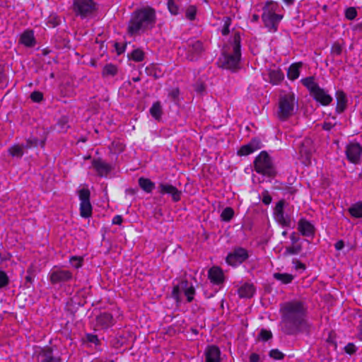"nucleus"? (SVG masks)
I'll list each match as a JSON object with an SVG mask.
<instances>
[{
	"label": "nucleus",
	"mask_w": 362,
	"mask_h": 362,
	"mask_svg": "<svg viewBox=\"0 0 362 362\" xmlns=\"http://www.w3.org/2000/svg\"><path fill=\"white\" fill-rule=\"evenodd\" d=\"M297 107V102L293 93L281 94L279 96L276 116L281 120H286L291 117Z\"/></svg>",
	"instance_id": "5"
},
{
	"label": "nucleus",
	"mask_w": 362,
	"mask_h": 362,
	"mask_svg": "<svg viewBox=\"0 0 362 362\" xmlns=\"http://www.w3.org/2000/svg\"><path fill=\"white\" fill-rule=\"evenodd\" d=\"M303 84L310 90L311 95L320 86L315 83L313 77H308L301 80Z\"/></svg>",
	"instance_id": "29"
},
{
	"label": "nucleus",
	"mask_w": 362,
	"mask_h": 362,
	"mask_svg": "<svg viewBox=\"0 0 362 362\" xmlns=\"http://www.w3.org/2000/svg\"><path fill=\"white\" fill-rule=\"evenodd\" d=\"M139 187L146 192H151L154 188V182H139Z\"/></svg>",
	"instance_id": "42"
},
{
	"label": "nucleus",
	"mask_w": 362,
	"mask_h": 362,
	"mask_svg": "<svg viewBox=\"0 0 362 362\" xmlns=\"http://www.w3.org/2000/svg\"><path fill=\"white\" fill-rule=\"evenodd\" d=\"M78 194L80 200V215L83 218H89L92 215L93 209L90 202V190L86 188L80 189Z\"/></svg>",
	"instance_id": "10"
},
{
	"label": "nucleus",
	"mask_w": 362,
	"mask_h": 362,
	"mask_svg": "<svg viewBox=\"0 0 362 362\" xmlns=\"http://www.w3.org/2000/svg\"><path fill=\"white\" fill-rule=\"evenodd\" d=\"M182 293L186 296L187 302H192L195 294V288L192 284L187 280L180 281L173 288L171 293L172 298L175 300L177 305H180L182 301Z\"/></svg>",
	"instance_id": "6"
},
{
	"label": "nucleus",
	"mask_w": 362,
	"mask_h": 362,
	"mask_svg": "<svg viewBox=\"0 0 362 362\" xmlns=\"http://www.w3.org/2000/svg\"><path fill=\"white\" fill-rule=\"evenodd\" d=\"M262 147L261 142L259 139H252L250 143L243 146L238 151L239 156H247L260 149Z\"/></svg>",
	"instance_id": "18"
},
{
	"label": "nucleus",
	"mask_w": 362,
	"mask_h": 362,
	"mask_svg": "<svg viewBox=\"0 0 362 362\" xmlns=\"http://www.w3.org/2000/svg\"><path fill=\"white\" fill-rule=\"evenodd\" d=\"M314 99L322 105H328L332 101V97L324 89L319 87L312 94Z\"/></svg>",
	"instance_id": "21"
},
{
	"label": "nucleus",
	"mask_w": 362,
	"mask_h": 362,
	"mask_svg": "<svg viewBox=\"0 0 362 362\" xmlns=\"http://www.w3.org/2000/svg\"><path fill=\"white\" fill-rule=\"evenodd\" d=\"M150 113L155 119H159L162 115L163 110L160 102L154 103L150 108Z\"/></svg>",
	"instance_id": "30"
},
{
	"label": "nucleus",
	"mask_w": 362,
	"mask_h": 362,
	"mask_svg": "<svg viewBox=\"0 0 362 362\" xmlns=\"http://www.w3.org/2000/svg\"><path fill=\"white\" fill-rule=\"evenodd\" d=\"M197 14V8L194 6H189L185 13L186 18L190 21L195 18Z\"/></svg>",
	"instance_id": "38"
},
{
	"label": "nucleus",
	"mask_w": 362,
	"mask_h": 362,
	"mask_svg": "<svg viewBox=\"0 0 362 362\" xmlns=\"http://www.w3.org/2000/svg\"><path fill=\"white\" fill-rule=\"evenodd\" d=\"M8 284V277L7 274L3 271H0V288L6 286Z\"/></svg>",
	"instance_id": "43"
},
{
	"label": "nucleus",
	"mask_w": 362,
	"mask_h": 362,
	"mask_svg": "<svg viewBox=\"0 0 362 362\" xmlns=\"http://www.w3.org/2000/svg\"><path fill=\"white\" fill-rule=\"evenodd\" d=\"M9 154L13 157L21 158L23 155V147L19 145H13L8 149Z\"/></svg>",
	"instance_id": "33"
},
{
	"label": "nucleus",
	"mask_w": 362,
	"mask_h": 362,
	"mask_svg": "<svg viewBox=\"0 0 362 362\" xmlns=\"http://www.w3.org/2000/svg\"><path fill=\"white\" fill-rule=\"evenodd\" d=\"M37 362H52L54 357L50 348L38 349L35 351Z\"/></svg>",
	"instance_id": "23"
},
{
	"label": "nucleus",
	"mask_w": 362,
	"mask_h": 362,
	"mask_svg": "<svg viewBox=\"0 0 362 362\" xmlns=\"http://www.w3.org/2000/svg\"><path fill=\"white\" fill-rule=\"evenodd\" d=\"M179 3L180 0H168V8L170 13L173 15H177L179 13Z\"/></svg>",
	"instance_id": "32"
},
{
	"label": "nucleus",
	"mask_w": 362,
	"mask_h": 362,
	"mask_svg": "<svg viewBox=\"0 0 362 362\" xmlns=\"http://www.w3.org/2000/svg\"><path fill=\"white\" fill-rule=\"evenodd\" d=\"M19 43L26 47H33L36 44L34 33L31 30H25L19 38Z\"/></svg>",
	"instance_id": "22"
},
{
	"label": "nucleus",
	"mask_w": 362,
	"mask_h": 362,
	"mask_svg": "<svg viewBox=\"0 0 362 362\" xmlns=\"http://www.w3.org/2000/svg\"><path fill=\"white\" fill-rule=\"evenodd\" d=\"M70 262L75 268H78L81 266V259L76 257H72L70 259Z\"/></svg>",
	"instance_id": "49"
},
{
	"label": "nucleus",
	"mask_w": 362,
	"mask_h": 362,
	"mask_svg": "<svg viewBox=\"0 0 362 362\" xmlns=\"http://www.w3.org/2000/svg\"><path fill=\"white\" fill-rule=\"evenodd\" d=\"M123 221V218L122 217V216L120 215H117L115 216L113 218H112V224H115V225H120L122 224Z\"/></svg>",
	"instance_id": "54"
},
{
	"label": "nucleus",
	"mask_w": 362,
	"mask_h": 362,
	"mask_svg": "<svg viewBox=\"0 0 362 362\" xmlns=\"http://www.w3.org/2000/svg\"><path fill=\"white\" fill-rule=\"evenodd\" d=\"M247 257V250L242 247H238L228 255L226 262L230 265L237 266L246 260Z\"/></svg>",
	"instance_id": "12"
},
{
	"label": "nucleus",
	"mask_w": 362,
	"mask_h": 362,
	"mask_svg": "<svg viewBox=\"0 0 362 362\" xmlns=\"http://www.w3.org/2000/svg\"><path fill=\"white\" fill-rule=\"evenodd\" d=\"M293 264H294L295 269L296 270H298V269L304 270L305 269V264L297 259H294L293 261Z\"/></svg>",
	"instance_id": "52"
},
{
	"label": "nucleus",
	"mask_w": 362,
	"mask_h": 362,
	"mask_svg": "<svg viewBox=\"0 0 362 362\" xmlns=\"http://www.w3.org/2000/svg\"><path fill=\"white\" fill-rule=\"evenodd\" d=\"M137 191V189H134V188H128L126 189V194H130V195H134L135 194V193Z\"/></svg>",
	"instance_id": "59"
},
{
	"label": "nucleus",
	"mask_w": 362,
	"mask_h": 362,
	"mask_svg": "<svg viewBox=\"0 0 362 362\" xmlns=\"http://www.w3.org/2000/svg\"><path fill=\"white\" fill-rule=\"evenodd\" d=\"M93 166L100 176H106L111 170V167L101 160H95L93 162Z\"/></svg>",
	"instance_id": "25"
},
{
	"label": "nucleus",
	"mask_w": 362,
	"mask_h": 362,
	"mask_svg": "<svg viewBox=\"0 0 362 362\" xmlns=\"http://www.w3.org/2000/svg\"><path fill=\"white\" fill-rule=\"evenodd\" d=\"M255 170L260 174L272 177L275 174V168L273 162L265 151H262L255 158Z\"/></svg>",
	"instance_id": "8"
},
{
	"label": "nucleus",
	"mask_w": 362,
	"mask_h": 362,
	"mask_svg": "<svg viewBox=\"0 0 362 362\" xmlns=\"http://www.w3.org/2000/svg\"><path fill=\"white\" fill-rule=\"evenodd\" d=\"M284 201H279L274 209V215L276 221L282 225L283 226L290 227L291 223V220L290 217L284 214Z\"/></svg>",
	"instance_id": "13"
},
{
	"label": "nucleus",
	"mask_w": 362,
	"mask_h": 362,
	"mask_svg": "<svg viewBox=\"0 0 362 362\" xmlns=\"http://www.w3.org/2000/svg\"><path fill=\"white\" fill-rule=\"evenodd\" d=\"M265 81L270 82L273 85L279 84L284 78L283 72L277 67H273L267 69L262 74Z\"/></svg>",
	"instance_id": "16"
},
{
	"label": "nucleus",
	"mask_w": 362,
	"mask_h": 362,
	"mask_svg": "<svg viewBox=\"0 0 362 362\" xmlns=\"http://www.w3.org/2000/svg\"><path fill=\"white\" fill-rule=\"evenodd\" d=\"M114 325L112 315L109 313H102L96 317V326L107 329Z\"/></svg>",
	"instance_id": "20"
},
{
	"label": "nucleus",
	"mask_w": 362,
	"mask_h": 362,
	"mask_svg": "<svg viewBox=\"0 0 362 362\" xmlns=\"http://www.w3.org/2000/svg\"><path fill=\"white\" fill-rule=\"evenodd\" d=\"M302 250V246L300 244H294L292 246L286 247V255H298Z\"/></svg>",
	"instance_id": "35"
},
{
	"label": "nucleus",
	"mask_w": 362,
	"mask_h": 362,
	"mask_svg": "<svg viewBox=\"0 0 362 362\" xmlns=\"http://www.w3.org/2000/svg\"><path fill=\"white\" fill-rule=\"evenodd\" d=\"M156 11L149 6L137 9L132 13L127 26L130 35H138L151 30L156 24Z\"/></svg>",
	"instance_id": "2"
},
{
	"label": "nucleus",
	"mask_w": 362,
	"mask_h": 362,
	"mask_svg": "<svg viewBox=\"0 0 362 362\" xmlns=\"http://www.w3.org/2000/svg\"><path fill=\"white\" fill-rule=\"evenodd\" d=\"M262 18L266 28L270 32H276L283 18V6L278 2L268 1L262 8Z\"/></svg>",
	"instance_id": "4"
},
{
	"label": "nucleus",
	"mask_w": 362,
	"mask_h": 362,
	"mask_svg": "<svg viewBox=\"0 0 362 362\" xmlns=\"http://www.w3.org/2000/svg\"><path fill=\"white\" fill-rule=\"evenodd\" d=\"M132 59L135 62H141L144 59V52L142 50L137 49L132 52Z\"/></svg>",
	"instance_id": "39"
},
{
	"label": "nucleus",
	"mask_w": 362,
	"mask_h": 362,
	"mask_svg": "<svg viewBox=\"0 0 362 362\" xmlns=\"http://www.w3.org/2000/svg\"><path fill=\"white\" fill-rule=\"evenodd\" d=\"M313 151V141L310 139H305L300 147L299 154L302 163L308 165L311 163V156Z\"/></svg>",
	"instance_id": "11"
},
{
	"label": "nucleus",
	"mask_w": 362,
	"mask_h": 362,
	"mask_svg": "<svg viewBox=\"0 0 362 362\" xmlns=\"http://www.w3.org/2000/svg\"><path fill=\"white\" fill-rule=\"evenodd\" d=\"M301 63L292 64L288 69V78L292 81L298 78L300 75V68L301 67Z\"/></svg>",
	"instance_id": "28"
},
{
	"label": "nucleus",
	"mask_w": 362,
	"mask_h": 362,
	"mask_svg": "<svg viewBox=\"0 0 362 362\" xmlns=\"http://www.w3.org/2000/svg\"><path fill=\"white\" fill-rule=\"evenodd\" d=\"M334 124L329 122H325L322 124V128L325 131H329L334 127Z\"/></svg>",
	"instance_id": "55"
},
{
	"label": "nucleus",
	"mask_w": 362,
	"mask_h": 362,
	"mask_svg": "<svg viewBox=\"0 0 362 362\" xmlns=\"http://www.w3.org/2000/svg\"><path fill=\"white\" fill-rule=\"evenodd\" d=\"M344 244L342 240L337 241L334 245V247L337 250H341L344 247Z\"/></svg>",
	"instance_id": "58"
},
{
	"label": "nucleus",
	"mask_w": 362,
	"mask_h": 362,
	"mask_svg": "<svg viewBox=\"0 0 362 362\" xmlns=\"http://www.w3.org/2000/svg\"><path fill=\"white\" fill-rule=\"evenodd\" d=\"M116 48H117V53L119 54L124 52V49L123 48H118L117 45H116Z\"/></svg>",
	"instance_id": "63"
},
{
	"label": "nucleus",
	"mask_w": 362,
	"mask_h": 362,
	"mask_svg": "<svg viewBox=\"0 0 362 362\" xmlns=\"http://www.w3.org/2000/svg\"><path fill=\"white\" fill-rule=\"evenodd\" d=\"M72 9L76 16L86 18L98 10V4L93 0H73Z\"/></svg>",
	"instance_id": "7"
},
{
	"label": "nucleus",
	"mask_w": 362,
	"mask_h": 362,
	"mask_svg": "<svg viewBox=\"0 0 362 362\" xmlns=\"http://www.w3.org/2000/svg\"><path fill=\"white\" fill-rule=\"evenodd\" d=\"M346 156L352 163H358L361 159L362 148L358 143H350L346 147Z\"/></svg>",
	"instance_id": "14"
},
{
	"label": "nucleus",
	"mask_w": 362,
	"mask_h": 362,
	"mask_svg": "<svg viewBox=\"0 0 362 362\" xmlns=\"http://www.w3.org/2000/svg\"><path fill=\"white\" fill-rule=\"evenodd\" d=\"M170 95H172L173 98H175L177 96V95H178V90H173L171 92Z\"/></svg>",
	"instance_id": "62"
},
{
	"label": "nucleus",
	"mask_w": 362,
	"mask_h": 362,
	"mask_svg": "<svg viewBox=\"0 0 362 362\" xmlns=\"http://www.w3.org/2000/svg\"><path fill=\"white\" fill-rule=\"evenodd\" d=\"M255 292V286L252 284L245 283L238 290L240 298H251Z\"/></svg>",
	"instance_id": "26"
},
{
	"label": "nucleus",
	"mask_w": 362,
	"mask_h": 362,
	"mask_svg": "<svg viewBox=\"0 0 362 362\" xmlns=\"http://www.w3.org/2000/svg\"><path fill=\"white\" fill-rule=\"evenodd\" d=\"M117 67L115 65L110 64H107L104 67L103 71V74L104 76H113L117 74Z\"/></svg>",
	"instance_id": "36"
},
{
	"label": "nucleus",
	"mask_w": 362,
	"mask_h": 362,
	"mask_svg": "<svg viewBox=\"0 0 362 362\" xmlns=\"http://www.w3.org/2000/svg\"><path fill=\"white\" fill-rule=\"evenodd\" d=\"M229 33V29L228 28V26H226L225 28H223L222 29V34L226 35H227L228 33Z\"/></svg>",
	"instance_id": "61"
},
{
	"label": "nucleus",
	"mask_w": 362,
	"mask_h": 362,
	"mask_svg": "<svg viewBox=\"0 0 362 362\" xmlns=\"http://www.w3.org/2000/svg\"><path fill=\"white\" fill-rule=\"evenodd\" d=\"M281 331L286 335H296L308 332L310 324L307 320V305L299 300L285 302L280 307Z\"/></svg>",
	"instance_id": "1"
},
{
	"label": "nucleus",
	"mask_w": 362,
	"mask_h": 362,
	"mask_svg": "<svg viewBox=\"0 0 362 362\" xmlns=\"http://www.w3.org/2000/svg\"><path fill=\"white\" fill-rule=\"evenodd\" d=\"M291 241L292 243V245L297 244V242L299 240V238L295 233H292L290 236Z\"/></svg>",
	"instance_id": "57"
},
{
	"label": "nucleus",
	"mask_w": 362,
	"mask_h": 362,
	"mask_svg": "<svg viewBox=\"0 0 362 362\" xmlns=\"http://www.w3.org/2000/svg\"><path fill=\"white\" fill-rule=\"evenodd\" d=\"M48 276L52 284L60 286L73 279V274L70 271L57 267L50 270Z\"/></svg>",
	"instance_id": "9"
},
{
	"label": "nucleus",
	"mask_w": 362,
	"mask_h": 362,
	"mask_svg": "<svg viewBox=\"0 0 362 362\" xmlns=\"http://www.w3.org/2000/svg\"><path fill=\"white\" fill-rule=\"evenodd\" d=\"M298 230L302 235L308 238H313L315 231L314 225L304 218L298 221Z\"/></svg>",
	"instance_id": "17"
},
{
	"label": "nucleus",
	"mask_w": 362,
	"mask_h": 362,
	"mask_svg": "<svg viewBox=\"0 0 362 362\" xmlns=\"http://www.w3.org/2000/svg\"><path fill=\"white\" fill-rule=\"evenodd\" d=\"M354 30L361 31L362 30V23H358V24L354 26Z\"/></svg>",
	"instance_id": "60"
},
{
	"label": "nucleus",
	"mask_w": 362,
	"mask_h": 362,
	"mask_svg": "<svg viewBox=\"0 0 362 362\" xmlns=\"http://www.w3.org/2000/svg\"><path fill=\"white\" fill-rule=\"evenodd\" d=\"M259 337L262 340L267 341L272 337V333L269 330L263 329L259 332Z\"/></svg>",
	"instance_id": "44"
},
{
	"label": "nucleus",
	"mask_w": 362,
	"mask_h": 362,
	"mask_svg": "<svg viewBox=\"0 0 362 362\" xmlns=\"http://www.w3.org/2000/svg\"><path fill=\"white\" fill-rule=\"evenodd\" d=\"M42 94L39 91H35L30 95V98L34 102H40L42 100Z\"/></svg>",
	"instance_id": "46"
},
{
	"label": "nucleus",
	"mask_w": 362,
	"mask_h": 362,
	"mask_svg": "<svg viewBox=\"0 0 362 362\" xmlns=\"http://www.w3.org/2000/svg\"><path fill=\"white\" fill-rule=\"evenodd\" d=\"M260 356L256 353H252L250 356V362H260Z\"/></svg>",
	"instance_id": "53"
},
{
	"label": "nucleus",
	"mask_w": 362,
	"mask_h": 362,
	"mask_svg": "<svg viewBox=\"0 0 362 362\" xmlns=\"http://www.w3.org/2000/svg\"><path fill=\"white\" fill-rule=\"evenodd\" d=\"M269 356L275 360H281L284 358V354L279 349H275L269 351Z\"/></svg>",
	"instance_id": "40"
},
{
	"label": "nucleus",
	"mask_w": 362,
	"mask_h": 362,
	"mask_svg": "<svg viewBox=\"0 0 362 362\" xmlns=\"http://www.w3.org/2000/svg\"><path fill=\"white\" fill-rule=\"evenodd\" d=\"M345 16L347 19L353 20L356 17L357 11L355 8L349 7L346 10Z\"/></svg>",
	"instance_id": "41"
},
{
	"label": "nucleus",
	"mask_w": 362,
	"mask_h": 362,
	"mask_svg": "<svg viewBox=\"0 0 362 362\" xmlns=\"http://www.w3.org/2000/svg\"><path fill=\"white\" fill-rule=\"evenodd\" d=\"M160 192L170 194L175 202H177L180 199L181 191L168 183H162L160 185Z\"/></svg>",
	"instance_id": "24"
},
{
	"label": "nucleus",
	"mask_w": 362,
	"mask_h": 362,
	"mask_svg": "<svg viewBox=\"0 0 362 362\" xmlns=\"http://www.w3.org/2000/svg\"><path fill=\"white\" fill-rule=\"evenodd\" d=\"M287 4H291L293 3L294 0H283Z\"/></svg>",
	"instance_id": "64"
},
{
	"label": "nucleus",
	"mask_w": 362,
	"mask_h": 362,
	"mask_svg": "<svg viewBox=\"0 0 362 362\" xmlns=\"http://www.w3.org/2000/svg\"><path fill=\"white\" fill-rule=\"evenodd\" d=\"M28 142L29 144L28 146H37L38 145L42 146L44 144L43 141H40L36 139H29Z\"/></svg>",
	"instance_id": "51"
},
{
	"label": "nucleus",
	"mask_w": 362,
	"mask_h": 362,
	"mask_svg": "<svg viewBox=\"0 0 362 362\" xmlns=\"http://www.w3.org/2000/svg\"><path fill=\"white\" fill-rule=\"evenodd\" d=\"M356 337L362 341V316H360L358 325H357V335Z\"/></svg>",
	"instance_id": "48"
},
{
	"label": "nucleus",
	"mask_w": 362,
	"mask_h": 362,
	"mask_svg": "<svg viewBox=\"0 0 362 362\" xmlns=\"http://www.w3.org/2000/svg\"><path fill=\"white\" fill-rule=\"evenodd\" d=\"M345 351L349 354H354L356 350H357V348L356 346L353 344V343H349L346 346H345Z\"/></svg>",
	"instance_id": "47"
},
{
	"label": "nucleus",
	"mask_w": 362,
	"mask_h": 362,
	"mask_svg": "<svg viewBox=\"0 0 362 362\" xmlns=\"http://www.w3.org/2000/svg\"><path fill=\"white\" fill-rule=\"evenodd\" d=\"M203 50V45L199 40H191L187 43L186 57L189 60L193 61L201 54Z\"/></svg>",
	"instance_id": "15"
},
{
	"label": "nucleus",
	"mask_w": 362,
	"mask_h": 362,
	"mask_svg": "<svg viewBox=\"0 0 362 362\" xmlns=\"http://www.w3.org/2000/svg\"><path fill=\"white\" fill-rule=\"evenodd\" d=\"M86 340L90 343L98 344L99 343V339L98 337L95 334H88L86 335Z\"/></svg>",
	"instance_id": "50"
},
{
	"label": "nucleus",
	"mask_w": 362,
	"mask_h": 362,
	"mask_svg": "<svg viewBox=\"0 0 362 362\" xmlns=\"http://www.w3.org/2000/svg\"><path fill=\"white\" fill-rule=\"evenodd\" d=\"M274 276L276 279L281 281L284 284H288L293 279V276L288 274L275 273Z\"/></svg>",
	"instance_id": "34"
},
{
	"label": "nucleus",
	"mask_w": 362,
	"mask_h": 362,
	"mask_svg": "<svg viewBox=\"0 0 362 362\" xmlns=\"http://www.w3.org/2000/svg\"><path fill=\"white\" fill-rule=\"evenodd\" d=\"M262 202L266 204V205H269L271 202H272V197L270 196V194H269V192L267 191V190H264L263 191L262 194Z\"/></svg>",
	"instance_id": "45"
},
{
	"label": "nucleus",
	"mask_w": 362,
	"mask_h": 362,
	"mask_svg": "<svg viewBox=\"0 0 362 362\" xmlns=\"http://www.w3.org/2000/svg\"><path fill=\"white\" fill-rule=\"evenodd\" d=\"M350 214L355 218L362 217V202H357L353 204L349 209Z\"/></svg>",
	"instance_id": "31"
},
{
	"label": "nucleus",
	"mask_w": 362,
	"mask_h": 362,
	"mask_svg": "<svg viewBox=\"0 0 362 362\" xmlns=\"http://www.w3.org/2000/svg\"><path fill=\"white\" fill-rule=\"evenodd\" d=\"M332 51L336 54H339L341 52V46L339 44H334L332 46Z\"/></svg>",
	"instance_id": "56"
},
{
	"label": "nucleus",
	"mask_w": 362,
	"mask_h": 362,
	"mask_svg": "<svg viewBox=\"0 0 362 362\" xmlns=\"http://www.w3.org/2000/svg\"><path fill=\"white\" fill-rule=\"evenodd\" d=\"M208 277L214 285H221L224 281L223 271L218 267H213L209 270Z\"/></svg>",
	"instance_id": "19"
},
{
	"label": "nucleus",
	"mask_w": 362,
	"mask_h": 362,
	"mask_svg": "<svg viewBox=\"0 0 362 362\" xmlns=\"http://www.w3.org/2000/svg\"><path fill=\"white\" fill-rule=\"evenodd\" d=\"M337 107L336 111L338 113L342 112L346 107L347 99L343 91L338 90L336 93Z\"/></svg>",
	"instance_id": "27"
},
{
	"label": "nucleus",
	"mask_w": 362,
	"mask_h": 362,
	"mask_svg": "<svg viewBox=\"0 0 362 362\" xmlns=\"http://www.w3.org/2000/svg\"><path fill=\"white\" fill-rule=\"evenodd\" d=\"M233 209L230 207H226L223 210L221 216L223 221H229L233 218Z\"/></svg>",
	"instance_id": "37"
},
{
	"label": "nucleus",
	"mask_w": 362,
	"mask_h": 362,
	"mask_svg": "<svg viewBox=\"0 0 362 362\" xmlns=\"http://www.w3.org/2000/svg\"><path fill=\"white\" fill-rule=\"evenodd\" d=\"M240 35L235 33L224 45L218 63L222 68L235 71L240 68Z\"/></svg>",
	"instance_id": "3"
}]
</instances>
